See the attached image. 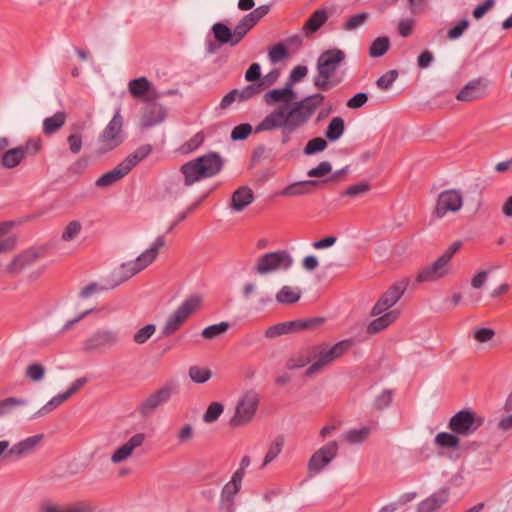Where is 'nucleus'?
Wrapping results in <instances>:
<instances>
[{
  "instance_id": "nucleus-48",
  "label": "nucleus",
  "mask_w": 512,
  "mask_h": 512,
  "mask_svg": "<svg viewBox=\"0 0 512 512\" xmlns=\"http://www.w3.org/2000/svg\"><path fill=\"white\" fill-rule=\"evenodd\" d=\"M46 368L43 364L34 362L29 364L25 369V376L31 382H40L44 379Z\"/></svg>"
},
{
  "instance_id": "nucleus-17",
  "label": "nucleus",
  "mask_w": 512,
  "mask_h": 512,
  "mask_svg": "<svg viewBox=\"0 0 512 512\" xmlns=\"http://www.w3.org/2000/svg\"><path fill=\"white\" fill-rule=\"evenodd\" d=\"M449 273L450 263L439 256L434 262L419 270L416 281L419 283L435 282L446 277Z\"/></svg>"
},
{
  "instance_id": "nucleus-26",
  "label": "nucleus",
  "mask_w": 512,
  "mask_h": 512,
  "mask_svg": "<svg viewBox=\"0 0 512 512\" xmlns=\"http://www.w3.org/2000/svg\"><path fill=\"white\" fill-rule=\"evenodd\" d=\"M40 512H93V510L85 502H75L67 505L45 502L41 505Z\"/></svg>"
},
{
  "instance_id": "nucleus-6",
  "label": "nucleus",
  "mask_w": 512,
  "mask_h": 512,
  "mask_svg": "<svg viewBox=\"0 0 512 512\" xmlns=\"http://www.w3.org/2000/svg\"><path fill=\"white\" fill-rule=\"evenodd\" d=\"M121 342L118 329L113 327H101L90 334L82 343V349L86 353H103L110 351Z\"/></svg>"
},
{
  "instance_id": "nucleus-15",
  "label": "nucleus",
  "mask_w": 512,
  "mask_h": 512,
  "mask_svg": "<svg viewBox=\"0 0 512 512\" xmlns=\"http://www.w3.org/2000/svg\"><path fill=\"white\" fill-rule=\"evenodd\" d=\"M483 423V419L475 413L463 410L456 413L450 420L449 427L460 435H469L476 431Z\"/></svg>"
},
{
  "instance_id": "nucleus-49",
  "label": "nucleus",
  "mask_w": 512,
  "mask_h": 512,
  "mask_svg": "<svg viewBox=\"0 0 512 512\" xmlns=\"http://www.w3.org/2000/svg\"><path fill=\"white\" fill-rule=\"evenodd\" d=\"M295 326L294 322H284V323H278L276 325L270 326L266 329L264 335L268 339H273L278 336L288 334L293 330V327Z\"/></svg>"
},
{
  "instance_id": "nucleus-18",
  "label": "nucleus",
  "mask_w": 512,
  "mask_h": 512,
  "mask_svg": "<svg viewBox=\"0 0 512 512\" xmlns=\"http://www.w3.org/2000/svg\"><path fill=\"white\" fill-rule=\"evenodd\" d=\"M488 82L483 78L469 81L456 95L461 102H472L485 97L487 94Z\"/></svg>"
},
{
  "instance_id": "nucleus-2",
  "label": "nucleus",
  "mask_w": 512,
  "mask_h": 512,
  "mask_svg": "<svg viewBox=\"0 0 512 512\" xmlns=\"http://www.w3.org/2000/svg\"><path fill=\"white\" fill-rule=\"evenodd\" d=\"M325 96L322 93H315L307 96L300 101L294 102L289 108L287 105L279 106L269 113L256 127L255 133L270 131L277 128H284L289 121L300 116L306 111L307 107H312L313 103H323Z\"/></svg>"
},
{
  "instance_id": "nucleus-38",
  "label": "nucleus",
  "mask_w": 512,
  "mask_h": 512,
  "mask_svg": "<svg viewBox=\"0 0 512 512\" xmlns=\"http://www.w3.org/2000/svg\"><path fill=\"white\" fill-rule=\"evenodd\" d=\"M284 442V438L282 436H278L270 443L268 450L263 458L262 468L268 466L279 456L284 447Z\"/></svg>"
},
{
  "instance_id": "nucleus-34",
  "label": "nucleus",
  "mask_w": 512,
  "mask_h": 512,
  "mask_svg": "<svg viewBox=\"0 0 512 512\" xmlns=\"http://www.w3.org/2000/svg\"><path fill=\"white\" fill-rule=\"evenodd\" d=\"M371 434V428L364 426L361 428L350 429L342 434V440L352 445L365 442Z\"/></svg>"
},
{
  "instance_id": "nucleus-54",
  "label": "nucleus",
  "mask_w": 512,
  "mask_h": 512,
  "mask_svg": "<svg viewBox=\"0 0 512 512\" xmlns=\"http://www.w3.org/2000/svg\"><path fill=\"white\" fill-rule=\"evenodd\" d=\"M327 145V141L324 138L315 137L307 142L303 152L305 155H313L324 151Z\"/></svg>"
},
{
  "instance_id": "nucleus-52",
  "label": "nucleus",
  "mask_w": 512,
  "mask_h": 512,
  "mask_svg": "<svg viewBox=\"0 0 512 512\" xmlns=\"http://www.w3.org/2000/svg\"><path fill=\"white\" fill-rule=\"evenodd\" d=\"M156 332V325L147 324L144 327L138 329L133 335V341L136 344H145Z\"/></svg>"
},
{
  "instance_id": "nucleus-8",
  "label": "nucleus",
  "mask_w": 512,
  "mask_h": 512,
  "mask_svg": "<svg viewBox=\"0 0 512 512\" xmlns=\"http://www.w3.org/2000/svg\"><path fill=\"white\" fill-rule=\"evenodd\" d=\"M123 123V117L118 109L98 138V154L110 152L123 143Z\"/></svg>"
},
{
  "instance_id": "nucleus-20",
  "label": "nucleus",
  "mask_w": 512,
  "mask_h": 512,
  "mask_svg": "<svg viewBox=\"0 0 512 512\" xmlns=\"http://www.w3.org/2000/svg\"><path fill=\"white\" fill-rule=\"evenodd\" d=\"M41 254L37 249H28L17 256L7 266V271L11 274H19L27 267L35 263Z\"/></svg>"
},
{
  "instance_id": "nucleus-21",
  "label": "nucleus",
  "mask_w": 512,
  "mask_h": 512,
  "mask_svg": "<svg viewBox=\"0 0 512 512\" xmlns=\"http://www.w3.org/2000/svg\"><path fill=\"white\" fill-rule=\"evenodd\" d=\"M449 491L439 489L422 500L417 506V512H438L448 501Z\"/></svg>"
},
{
  "instance_id": "nucleus-62",
  "label": "nucleus",
  "mask_w": 512,
  "mask_h": 512,
  "mask_svg": "<svg viewBox=\"0 0 512 512\" xmlns=\"http://www.w3.org/2000/svg\"><path fill=\"white\" fill-rule=\"evenodd\" d=\"M469 21L467 19L460 20L454 27L448 30L447 37L451 40L457 39L468 28Z\"/></svg>"
},
{
  "instance_id": "nucleus-55",
  "label": "nucleus",
  "mask_w": 512,
  "mask_h": 512,
  "mask_svg": "<svg viewBox=\"0 0 512 512\" xmlns=\"http://www.w3.org/2000/svg\"><path fill=\"white\" fill-rule=\"evenodd\" d=\"M224 411V406L219 402L211 403L203 414V421L205 423L215 422Z\"/></svg>"
},
{
  "instance_id": "nucleus-47",
  "label": "nucleus",
  "mask_w": 512,
  "mask_h": 512,
  "mask_svg": "<svg viewBox=\"0 0 512 512\" xmlns=\"http://www.w3.org/2000/svg\"><path fill=\"white\" fill-rule=\"evenodd\" d=\"M11 227V222L0 223V253L7 252L15 246V241L10 237H6Z\"/></svg>"
},
{
  "instance_id": "nucleus-25",
  "label": "nucleus",
  "mask_w": 512,
  "mask_h": 512,
  "mask_svg": "<svg viewBox=\"0 0 512 512\" xmlns=\"http://www.w3.org/2000/svg\"><path fill=\"white\" fill-rule=\"evenodd\" d=\"M43 440V435L38 434L27 437L15 444L11 443V453L14 458H22L32 453Z\"/></svg>"
},
{
  "instance_id": "nucleus-39",
  "label": "nucleus",
  "mask_w": 512,
  "mask_h": 512,
  "mask_svg": "<svg viewBox=\"0 0 512 512\" xmlns=\"http://www.w3.org/2000/svg\"><path fill=\"white\" fill-rule=\"evenodd\" d=\"M151 83L146 77L133 79L128 84L130 94L134 98H140L150 91Z\"/></svg>"
},
{
  "instance_id": "nucleus-45",
  "label": "nucleus",
  "mask_w": 512,
  "mask_h": 512,
  "mask_svg": "<svg viewBox=\"0 0 512 512\" xmlns=\"http://www.w3.org/2000/svg\"><path fill=\"white\" fill-rule=\"evenodd\" d=\"M151 152V146L150 145H143L140 146L135 150V152L131 155H129L126 159H124L122 162L125 164V166L129 169V171L132 170V168L138 164L142 159H144L146 156H148Z\"/></svg>"
},
{
  "instance_id": "nucleus-59",
  "label": "nucleus",
  "mask_w": 512,
  "mask_h": 512,
  "mask_svg": "<svg viewBox=\"0 0 512 512\" xmlns=\"http://www.w3.org/2000/svg\"><path fill=\"white\" fill-rule=\"evenodd\" d=\"M398 77V71L397 70H389L385 74H383L378 80L376 81V85L382 89L387 90L392 87L393 83L396 81Z\"/></svg>"
},
{
  "instance_id": "nucleus-16",
  "label": "nucleus",
  "mask_w": 512,
  "mask_h": 512,
  "mask_svg": "<svg viewBox=\"0 0 512 512\" xmlns=\"http://www.w3.org/2000/svg\"><path fill=\"white\" fill-rule=\"evenodd\" d=\"M147 436L144 433L133 434L126 442L118 446L110 456V462L114 465L128 461L135 450L141 448L146 442Z\"/></svg>"
},
{
  "instance_id": "nucleus-9",
  "label": "nucleus",
  "mask_w": 512,
  "mask_h": 512,
  "mask_svg": "<svg viewBox=\"0 0 512 512\" xmlns=\"http://www.w3.org/2000/svg\"><path fill=\"white\" fill-rule=\"evenodd\" d=\"M164 245V237H157L151 246L140 254L134 261L123 263L119 269L123 279L127 280L151 265L156 260L160 249Z\"/></svg>"
},
{
  "instance_id": "nucleus-36",
  "label": "nucleus",
  "mask_w": 512,
  "mask_h": 512,
  "mask_svg": "<svg viewBox=\"0 0 512 512\" xmlns=\"http://www.w3.org/2000/svg\"><path fill=\"white\" fill-rule=\"evenodd\" d=\"M345 131L344 119L337 116L331 119L327 129L325 131V137L327 140L334 142L340 139Z\"/></svg>"
},
{
  "instance_id": "nucleus-61",
  "label": "nucleus",
  "mask_w": 512,
  "mask_h": 512,
  "mask_svg": "<svg viewBox=\"0 0 512 512\" xmlns=\"http://www.w3.org/2000/svg\"><path fill=\"white\" fill-rule=\"evenodd\" d=\"M287 56V48L282 43L275 44L269 49V58L272 63H277Z\"/></svg>"
},
{
  "instance_id": "nucleus-30",
  "label": "nucleus",
  "mask_w": 512,
  "mask_h": 512,
  "mask_svg": "<svg viewBox=\"0 0 512 512\" xmlns=\"http://www.w3.org/2000/svg\"><path fill=\"white\" fill-rule=\"evenodd\" d=\"M295 93L290 87V84H286L283 89H272L264 95V100L268 105H273L278 102H290L294 98Z\"/></svg>"
},
{
  "instance_id": "nucleus-53",
  "label": "nucleus",
  "mask_w": 512,
  "mask_h": 512,
  "mask_svg": "<svg viewBox=\"0 0 512 512\" xmlns=\"http://www.w3.org/2000/svg\"><path fill=\"white\" fill-rule=\"evenodd\" d=\"M265 89V85L261 84L260 81L253 82L245 86L242 90H239V100L245 101L253 98L260 94Z\"/></svg>"
},
{
  "instance_id": "nucleus-46",
  "label": "nucleus",
  "mask_w": 512,
  "mask_h": 512,
  "mask_svg": "<svg viewBox=\"0 0 512 512\" xmlns=\"http://www.w3.org/2000/svg\"><path fill=\"white\" fill-rule=\"evenodd\" d=\"M254 201L253 194H231L229 207L234 212L242 211Z\"/></svg>"
},
{
  "instance_id": "nucleus-29",
  "label": "nucleus",
  "mask_w": 512,
  "mask_h": 512,
  "mask_svg": "<svg viewBox=\"0 0 512 512\" xmlns=\"http://www.w3.org/2000/svg\"><path fill=\"white\" fill-rule=\"evenodd\" d=\"M129 172V169L125 166L123 162H121L113 170L103 174L100 178H98L96 181V186L107 187L123 178Z\"/></svg>"
},
{
  "instance_id": "nucleus-41",
  "label": "nucleus",
  "mask_w": 512,
  "mask_h": 512,
  "mask_svg": "<svg viewBox=\"0 0 512 512\" xmlns=\"http://www.w3.org/2000/svg\"><path fill=\"white\" fill-rule=\"evenodd\" d=\"M390 47V40L386 36L376 38L369 47V56L378 58L386 54Z\"/></svg>"
},
{
  "instance_id": "nucleus-11",
  "label": "nucleus",
  "mask_w": 512,
  "mask_h": 512,
  "mask_svg": "<svg viewBox=\"0 0 512 512\" xmlns=\"http://www.w3.org/2000/svg\"><path fill=\"white\" fill-rule=\"evenodd\" d=\"M292 263L293 258L285 250L269 252L258 258L254 271L258 275L263 276L277 270H287L292 266Z\"/></svg>"
},
{
  "instance_id": "nucleus-13",
  "label": "nucleus",
  "mask_w": 512,
  "mask_h": 512,
  "mask_svg": "<svg viewBox=\"0 0 512 512\" xmlns=\"http://www.w3.org/2000/svg\"><path fill=\"white\" fill-rule=\"evenodd\" d=\"M176 390L177 385L175 383H166L141 403L139 408L140 414L143 416L152 414L160 405L168 402Z\"/></svg>"
},
{
  "instance_id": "nucleus-1",
  "label": "nucleus",
  "mask_w": 512,
  "mask_h": 512,
  "mask_svg": "<svg viewBox=\"0 0 512 512\" xmlns=\"http://www.w3.org/2000/svg\"><path fill=\"white\" fill-rule=\"evenodd\" d=\"M351 346L352 342L350 340H342L333 346L322 344L303 348L288 357L286 360V368L290 371H294L308 365L304 376L313 378L344 355Z\"/></svg>"
},
{
  "instance_id": "nucleus-44",
  "label": "nucleus",
  "mask_w": 512,
  "mask_h": 512,
  "mask_svg": "<svg viewBox=\"0 0 512 512\" xmlns=\"http://www.w3.org/2000/svg\"><path fill=\"white\" fill-rule=\"evenodd\" d=\"M347 168H342L340 170H337L335 173H333L328 179L324 181H316V180H309L302 183V185L305 186H313L314 188L318 189H324L323 185L340 182L345 179L347 175Z\"/></svg>"
},
{
  "instance_id": "nucleus-27",
  "label": "nucleus",
  "mask_w": 512,
  "mask_h": 512,
  "mask_svg": "<svg viewBox=\"0 0 512 512\" xmlns=\"http://www.w3.org/2000/svg\"><path fill=\"white\" fill-rule=\"evenodd\" d=\"M242 470L235 471L231 480L224 486L221 494V498L223 501L231 503L234 499V496L239 492L242 484ZM227 512H233L232 505L229 504L227 507Z\"/></svg>"
},
{
  "instance_id": "nucleus-63",
  "label": "nucleus",
  "mask_w": 512,
  "mask_h": 512,
  "mask_svg": "<svg viewBox=\"0 0 512 512\" xmlns=\"http://www.w3.org/2000/svg\"><path fill=\"white\" fill-rule=\"evenodd\" d=\"M308 73V69L304 65H297L293 68V70L290 73L288 82L286 84H290V87L292 88V85L296 82L301 81Z\"/></svg>"
},
{
  "instance_id": "nucleus-42",
  "label": "nucleus",
  "mask_w": 512,
  "mask_h": 512,
  "mask_svg": "<svg viewBox=\"0 0 512 512\" xmlns=\"http://www.w3.org/2000/svg\"><path fill=\"white\" fill-rule=\"evenodd\" d=\"M229 327L230 324L228 322L213 324L204 328L201 332V336L206 340H213L225 334Z\"/></svg>"
},
{
  "instance_id": "nucleus-31",
  "label": "nucleus",
  "mask_w": 512,
  "mask_h": 512,
  "mask_svg": "<svg viewBox=\"0 0 512 512\" xmlns=\"http://www.w3.org/2000/svg\"><path fill=\"white\" fill-rule=\"evenodd\" d=\"M302 291L300 288L284 285L276 294V301L279 304L290 305L299 301Z\"/></svg>"
},
{
  "instance_id": "nucleus-37",
  "label": "nucleus",
  "mask_w": 512,
  "mask_h": 512,
  "mask_svg": "<svg viewBox=\"0 0 512 512\" xmlns=\"http://www.w3.org/2000/svg\"><path fill=\"white\" fill-rule=\"evenodd\" d=\"M24 158V148L22 146L7 150L1 159L5 168H14L20 164Z\"/></svg>"
},
{
  "instance_id": "nucleus-32",
  "label": "nucleus",
  "mask_w": 512,
  "mask_h": 512,
  "mask_svg": "<svg viewBox=\"0 0 512 512\" xmlns=\"http://www.w3.org/2000/svg\"><path fill=\"white\" fill-rule=\"evenodd\" d=\"M328 20V13L326 9H318L314 11L311 16L307 19L303 26L305 33L313 34L317 32L321 26Z\"/></svg>"
},
{
  "instance_id": "nucleus-22",
  "label": "nucleus",
  "mask_w": 512,
  "mask_h": 512,
  "mask_svg": "<svg viewBox=\"0 0 512 512\" xmlns=\"http://www.w3.org/2000/svg\"><path fill=\"white\" fill-rule=\"evenodd\" d=\"M322 104L323 103H313L312 107H307L306 111L300 116L295 117L293 121H289V124L282 128V144H287L290 141L291 134L303 126Z\"/></svg>"
},
{
  "instance_id": "nucleus-58",
  "label": "nucleus",
  "mask_w": 512,
  "mask_h": 512,
  "mask_svg": "<svg viewBox=\"0 0 512 512\" xmlns=\"http://www.w3.org/2000/svg\"><path fill=\"white\" fill-rule=\"evenodd\" d=\"M435 442L441 447L453 448L458 446L459 439L453 434L442 432L436 435Z\"/></svg>"
},
{
  "instance_id": "nucleus-35",
  "label": "nucleus",
  "mask_w": 512,
  "mask_h": 512,
  "mask_svg": "<svg viewBox=\"0 0 512 512\" xmlns=\"http://www.w3.org/2000/svg\"><path fill=\"white\" fill-rule=\"evenodd\" d=\"M66 122V113L63 111L56 112L53 116L45 118L43 121V132L51 135L57 132Z\"/></svg>"
},
{
  "instance_id": "nucleus-5",
  "label": "nucleus",
  "mask_w": 512,
  "mask_h": 512,
  "mask_svg": "<svg viewBox=\"0 0 512 512\" xmlns=\"http://www.w3.org/2000/svg\"><path fill=\"white\" fill-rule=\"evenodd\" d=\"M223 167V160L216 152H210L181 166L186 185H191L203 178L213 177Z\"/></svg>"
},
{
  "instance_id": "nucleus-23",
  "label": "nucleus",
  "mask_w": 512,
  "mask_h": 512,
  "mask_svg": "<svg viewBox=\"0 0 512 512\" xmlns=\"http://www.w3.org/2000/svg\"><path fill=\"white\" fill-rule=\"evenodd\" d=\"M165 116L166 110L162 105L155 102H149L144 106L141 124L144 127H151L162 122Z\"/></svg>"
},
{
  "instance_id": "nucleus-33",
  "label": "nucleus",
  "mask_w": 512,
  "mask_h": 512,
  "mask_svg": "<svg viewBox=\"0 0 512 512\" xmlns=\"http://www.w3.org/2000/svg\"><path fill=\"white\" fill-rule=\"evenodd\" d=\"M215 39L219 44H229L236 46L239 42L235 41V33L224 23L218 22L212 26Z\"/></svg>"
},
{
  "instance_id": "nucleus-64",
  "label": "nucleus",
  "mask_w": 512,
  "mask_h": 512,
  "mask_svg": "<svg viewBox=\"0 0 512 512\" xmlns=\"http://www.w3.org/2000/svg\"><path fill=\"white\" fill-rule=\"evenodd\" d=\"M489 270H479L471 279V287L474 289H481L486 284L489 277Z\"/></svg>"
},
{
  "instance_id": "nucleus-3",
  "label": "nucleus",
  "mask_w": 512,
  "mask_h": 512,
  "mask_svg": "<svg viewBox=\"0 0 512 512\" xmlns=\"http://www.w3.org/2000/svg\"><path fill=\"white\" fill-rule=\"evenodd\" d=\"M325 96L322 93H315L307 96L300 101L294 102L289 108L287 105L279 106L269 113L256 127L255 133L270 131L277 128H284L289 121L300 116L306 111L307 107H312L313 103H323Z\"/></svg>"
},
{
  "instance_id": "nucleus-4",
  "label": "nucleus",
  "mask_w": 512,
  "mask_h": 512,
  "mask_svg": "<svg viewBox=\"0 0 512 512\" xmlns=\"http://www.w3.org/2000/svg\"><path fill=\"white\" fill-rule=\"evenodd\" d=\"M345 59V53L337 48L324 51L317 60V75L314 77V86L321 91H328L337 86L340 78H332L338 66Z\"/></svg>"
},
{
  "instance_id": "nucleus-40",
  "label": "nucleus",
  "mask_w": 512,
  "mask_h": 512,
  "mask_svg": "<svg viewBox=\"0 0 512 512\" xmlns=\"http://www.w3.org/2000/svg\"><path fill=\"white\" fill-rule=\"evenodd\" d=\"M257 24L254 18L248 13L235 26V41L240 42L245 35Z\"/></svg>"
},
{
  "instance_id": "nucleus-24",
  "label": "nucleus",
  "mask_w": 512,
  "mask_h": 512,
  "mask_svg": "<svg viewBox=\"0 0 512 512\" xmlns=\"http://www.w3.org/2000/svg\"><path fill=\"white\" fill-rule=\"evenodd\" d=\"M375 317L367 326V333L372 335L385 330L394 323L400 317V310L393 309L390 312H384Z\"/></svg>"
},
{
  "instance_id": "nucleus-56",
  "label": "nucleus",
  "mask_w": 512,
  "mask_h": 512,
  "mask_svg": "<svg viewBox=\"0 0 512 512\" xmlns=\"http://www.w3.org/2000/svg\"><path fill=\"white\" fill-rule=\"evenodd\" d=\"M369 13L361 12L350 17L343 25L342 29L345 31H352L363 25L369 19Z\"/></svg>"
},
{
  "instance_id": "nucleus-51",
  "label": "nucleus",
  "mask_w": 512,
  "mask_h": 512,
  "mask_svg": "<svg viewBox=\"0 0 512 512\" xmlns=\"http://www.w3.org/2000/svg\"><path fill=\"white\" fill-rule=\"evenodd\" d=\"M202 201H203V197L199 198L198 200L194 201L191 204H188L185 194H171V197L169 199V202H171L177 206L186 205V213H184L181 216L180 220H183L186 217V214L193 211Z\"/></svg>"
},
{
  "instance_id": "nucleus-10",
  "label": "nucleus",
  "mask_w": 512,
  "mask_h": 512,
  "mask_svg": "<svg viewBox=\"0 0 512 512\" xmlns=\"http://www.w3.org/2000/svg\"><path fill=\"white\" fill-rule=\"evenodd\" d=\"M202 299L193 295L187 298L165 321L162 334L170 336L176 332L185 321L200 307Z\"/></svg>"
},
{
  "instance_id": "nucleus-28",
  "label": "nucleus",
  "mask_w": 512,
  "mask_h": 512,
  "mask_svg": "<svg viewBox=\"0 0 512 512\" xmlns=\"http://www.w3.org/2000/svg\"><path fill=\"white\" fill-rule=\"evenodd\" d=\"M83 233L82 223L78 220L69 221L62 229L60 240L63 243L76 244Z\"/></svg>"
},
{
  "instance_id": "nucleus-7",
  "label": "nucleus",
  "mask_w": 512,
  "mask_h": 512,
  "mask_svg": "<svg viewBox=\"0 0 512 512\" xmlns=\"http://www.w3.org/2000/svg\"><path fill=\"white\" fill-rule=\"evenodd\" d=\"M259 405V395L253 391L243 393L235 405L234 414L229 420V426L237 429L252 422Z\"/></svg>"
},
{
  "instance_id": "nucleus-12",
  "label": "nucleus",
  "mask_w": 512,
  "mask_h": 512,
  "mask_svg": "<svg viewBox=\"0 0 512 512\" xmlns=\"http://www.w3.org/2000/svg\"><path fill=\"white\" fill-rule=\"evenodd\" d=\"M339 445L336 441L328 442L316 450L310 457L307 470L310 476H314L323 471L331 461L337 456Z\"/></svg>"
},
{
  "instance_id": "nucleus-57",
  "label": "nucleus",
  "mask_w": 512,
  "mask_h": 512,
  "mask_svg": "<svg viewBox=\"0 0 512 512\" xmlns=\"http://www.w3.org/2000/svg\"><path fill=\"white\" fill-rule=\"evenodd\" d=\"M392 402V391L388 389H383L379 392V394L375 397L373 405L377 410H383L390 406Z\"/></svg>"
},
{
  "instance_id": "nucleus-14",
  "label": "nucleus",
  "mask_w": 512,
  "mask_h": 512,
  "mask_svg": "<svg viewBox=\"0 0 512 512\" xmlns=\"http://www.w3.org/2000/svg\"><path fill=\"white\" fill-rule=\"evenodd\" d=\"M406 283L397 282L390 286L378 299L371 310V316H377L384 312H390L391 308L401 299L406 291Z\"/></svg>"
},
{
  "instance_id": "nucleus-60",
  "label": "nucleus",
  "mask_w": 512,
  "mask_h": 512,
  "mask_svg": "<svg viewBox=\"0 0 512 512\" xmlns=\"http://www.w3.org/2000/svg\"><path fill=\"white\" fill-rule=\"evenodd\" d=\"M252 133V126L249 123H242L234 127L231 132V139L233 141L244 140Z\"/></svg>"
},
{
  "instance_id": "nucleus-50",
  "label": "nucleus",
  "mask_w": 512,
  "mask_h": 512,
  "mask_svg": "<svg viewBox=\"0 0 512 512\" xmlns=\"http://www.w3.org/2000/svg\"><path fill=\"white\" fill-rule=\"evenodd\" d=\"M188 375L193 382L203 384L211 378L212 372L208 368L191 366L188 370Z\"/></svg>"
},
{
  "instance_id": "nucleus-19",
  "label": "nucleus",
  "mask_w": 512,
  "mask_h": 512,
  "mask_svg": "<svg viewBox=\"0 0 512 512\" xmlns=\"http://www.w3.org/2000/svg\"><path fill=\"white\" fill-rule=\"evenodd\" d=\"M463 205V199L460 194H439L433 215L437 218H443L449 212H457Z\"/></svg>"
},
{
  "instance_id": "nucleus-43",
  "label": "nucleus",
  "mask_w": 512,
  "mask_h": 512,
  "mask_svg": "<svg viewBox=\"0 0 512 512\" xmlns=\"http://www.w3.org/2000/svg\"><path fill=\"white\" fill-rule=\"evenodd\" d=\"M253 295H259L258 302L265 305L271 301L269 295H260L258 285L254 282H246L242 287V297L244 300H250Z\"/></svg>"
}]
</instances>
